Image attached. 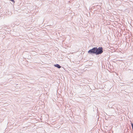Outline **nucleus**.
Returning a JSON list of instances; mask_svg holds the SVG:
<instances>
[{
    "label": "nucleus",
    "mask_w": 133,
    "mask_h": 133,
    "mask_svg": "<svg viewBox=\"0 0 133 133\" xmlns=\"http://www.w3.org/2000/svg\"><path fill=\"white\" fill-rule=\"evenodd\" d=\"M96 55L101 54L103 52V48L101 47H99L98 48H96Z\"/></svg>",
    "instance_id": "nucleus-1"
},
{
    "label": "nucleus",
    "mask_w": 133,
    "mask_h": 133,
    "mask_svg": "<svg viewBox=\"0 0 133 133\" xmlns=\"http://www.w3.org/2000/svg\"><path fill=\"white\" fill-rule=\"evenodd\" d=\"M96 48H94L93 49L90 50L88 51V52L89 53H94L96 54Z\"/></svg>",
    "instance_id": "nucleus-2"
},
{
    "label": "nucleus",
    "mask_w": 133,
    "mask_h": 133,
    "mask_svg": "<svg viewBox=\"0 0 133 133\" xmlns=\"http://www.w3.org/2000/svg\"><path fill=\"white\" fill-rule=\"evenodd\" d=\"M54 66L55 67H57L58 68V64H57L56 65H55Z\"/></svg>",
    "instance_id": "nucleus-3"
},
{
    "label": "nucleus",
    "mask_w": 133,
    "mask_h": 133,
    "mask_svg": "<svg viewBox=\"0 0 133 133\" xmlns=\"http://www.w3.org/2000/svg\"><path fill=\"white\" fill-rule=\"evenodd\" d=\"M61 67V66L59 65V68H60Z\"/></svg>",
    "instance_id": "nucleus-4"
}]
</instances>
